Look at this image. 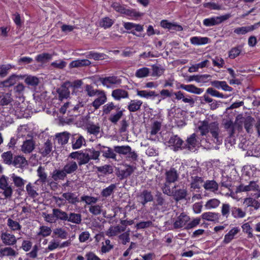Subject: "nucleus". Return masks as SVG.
<instances>
[{
  "instance_id": "nucleus-55",
  "label": "nucleus",
  "mask_w": 260,
  "mask_h": 260,
  "mask_svg": "<svg viewBox=\"0 0 260 260\" xmlns=\"http://www.w3.org/2000/svg\"><path fill=\"white\" fill-rule=\"evenodd\" d=\"M152 74L151 76L153 77H159L164 72V69L160 66L153 65L152 66Z\"/></svg>"
},
{
  "instance_id": "nucleus-21",
  "label": "nucleus",
  "mask_w": 260,
  "mask_h": 260,
  "mask_svg": "<svg viewBox=\"0 0 260 260\" xmlns=\"http://www.w3.org/2000/svg\"><path fill=\"white\" fill-rule=\"evenodd\" d=\"M112 96L116 101H120L122 99H126L128 97L127 91L121 89L114 90L112 92Z\"/></svg>"
},
{
  "instance_id": "nucleus-15",
  "label": "nucleus",
  "mask_w": 260,
  "mask_h": 260,
  "mask_svg": "<svg viewBox=\"0 0 260 260\" xmlns=\"http://www.w3.org/2000/svg\"><path fill=\"white\" fill-rule=\"evenodd\" d=\"M98 97L92 103V106L95 109H99L107 101V96L104 91H99Z\"/></svg>"
},
{
  "instance_id": "nucleus-46",
  "label": "nucleus",
  "mask_w": 260,
  "mask_h": 260,
  "mask_svg": "<svg viewBox=\"0 0 260 260\" xmlns=\"http://www.w3.org/2000/svg\"><path fill=\"white\" fill-rule=\"evenodd\" d=\"M51 229L50 228L46 226H41L40 227L39 231L37 233V236L39 237H47L49 236L51 233Z\"/></svg>"
},
{
  "instance_id": "nucleus-25",
  "label": "nucleus",
  "mask_w": 260,
  "mask_h": 260,
  "mask_svg": "<svg viewBox=\"0 0 260 260\" xmlns=\"http://www.w3.org/2000/svg\"><path fill=\"white\" fill-rule=\"evenodd\" d=\"M166 183L167 185L169 183H173L176 181L178 178V175L176 170L174 169H171L166 173Z\"/></svg>"
},
{
  "instance_id": "nucleus-7",
  "label": "nucleus",
  "mask_w": 260,
  "mask_h": 260,
  "mask_svg": "<svg viewBox=\"0 0 260 260\" xmlns=\"http://www.w3.org/2000/svg\"><path fill=\"white\" fill-rule=\"evenodd\" d=\"M0 188L4 191L3 194L6 198L11 197L13 192L12 188L8 183V178L4 176L0 178Z\"/></svg>"
},
{
  "instance_id": "nucleus-14",
  "label": "nucleus",
  "mask_w": 260,
  "mask_h": 260,
  "mask_svg": "<svg viewBox=\"0 0 260 260\" xmlns=\"http://www.w3.org/2000/svg\"><path fill=\"white\" fill-rule=\"evenodd\" d=\"M240 232V229L238 226H235L231 229L229 232L225 235L223 242L225 244L229 243L236 237V236Z\"/></svg>"
},
{
  "instance_id": "nucleus-40",
  "label": "nucleus",
  "mask_w": 260,
  "mask_h": 260,
  "mask_svg": "<svg viewBox=\"0 0 260 260\" xmlns=\"http://www.w3.org/2000/svg\"><path fill=\"white\" fill-rule=\"evenodd\" d=\"M150 70L147 67H143L138 69L135 73V76L138 78H145L149 76Z\"/></svg>"
},
{
  "instance_id": "nucleus-4",
  "label": "nucleus",
  "mask_w": 260,
  "mask_h": 260,
  "mask_svg": "<svg viewBox=\"0 0 260 260\" xmlns=\"http://www.w3.org/2000/svg\"><path fill=\"white\" fill-rule=\"evenodd\" d=\"M163 192L168 196H172L174 199L177 201H180L185 198L187 194L186 190L184 189L176 190L175 191L171 190L170 186L165 184L162 188Z\"/></svg>"
},
{
  "instance_id": "nucleus-53",
  "label": "nucleus",
  "mask_w": 260,
  "mask_h": 260,
  "mask_svg": "<svg viewBox=\"0 0 260 260\" xmlns=\"http://www.w3.org/2000/svg\"><path fill=\"white\" fill-rule=\"evenodd\" d=\"M203 179L202 178L194 176L192 177V180L191 182V187L193 189L200 188L203 183Z\"/></svg>"
},
{
  "instance_id": "nucleus-9",
  "label": "nucleus",
  "mask_w": 260,
  "mask_h": 260,
  "mask_svg": "<svg viewBox=\"0 0 260 260\" xmlns=\"http://www.w3.org/2000/svg\"><path fill=\"white\" fill-rule=\"evenodd\" d=\"M3 243L6 245L12 246L17 243V238L14 235L7 232H3L1 236Z\"/></svg>"
},
{
  "instance_id": "nucleus-31",
  "label": "nucleus",
  "mask_w": 260,
  "mask_h": 260,
  "mask_svg": "<svg viewBox=\"0 0 260 260\" xmlns=\"http://www.w3.org/2000/svg\"><path fill=\"white\" fill-rule=\"evenodd\" d=\"M227 17H210L204 20V24L206 26H211L220 23Z\"/></svg>"
},
{
  "instance_id": "nucleus-37",
  "label": "nucleus",
  "mask_w": 260,
  "mask_h": 260,
  "mask_svg": "<svg viewBox=\"0 0 260 260\" xmlns=\"http://www.w3.org/2000/svg\"><path fill=\"white\" fill-rule=\"evenodd\" d=\"M13 164L16 168H23L27 165V162L24 157L17 156L14 158Z\"/></svg>"
},
{
  "instance_id": "nucleus-12",
  "label": "nucleus",
  "mask_w": 260,
  "mask_h": 260,
  "mask_svg": "<svg viewBox=\"0 0 260 260\" xmlns=\"http://www.w3.org/2000/svg\"><path fill=\"white\" fill-rule=\"evenodd\" d=\"M18 253L13 248L8 247H0V257H15Z\"/></svg>"
},
{
  "instance_id": "nucleus-35",
  "label": "nucleus",
  "mask_w": 260,
  "mask_h": 260,
  "mask_svg": "<svg viewBox=\"0 0 260 260\" xmlns=\"http://www.w3.org/2000/svg\"><path fill=\"white\" fill-rule=\"evenodd\" d=\"M19 77L16 75H12L8 79L0 82V87H10L15 84L18 81Z\"/></svg>"
},
{
  "instance_id": "nucleus-45",
  "label": "nucleus",
  "mask_w": 260,
  "mask_h": 260,
  "mask_svg": "<svg viewBox=\"0 0 260 260\" xmlns=\"http://www.w3.org/2000/svg\"><path fill=\"white\" fill-rule=\"evenodd\" d=\"M232 215L235 218H241L245 216L246 213L241 209L233 207L231 210Z\"/></svg>"
},
{
  "instance_id": "nucleus-16",
  "label": "nucleus",
  "mask_w": 260,
  "mask_h": 260,
  "mask_svg": "<svg viewBox=\"0 0 260 260\" xmlns=\"http://www.w3.org/2000/svg\"><path fill=\"white\" fill-rule=\"evenodd\" d=\"M161 126V122L158 120H153L151 124L150 128V139L152 140H155L154 138H153L154 136H155L158 132L160 131Z\"/></svg>"
},
{
  "instance_id": "nucleus-49",
  "label": "nucleus",
  "mask_w": 260,
  "mask_h": 260,
  "mask_svg": "<svg viewBox=\"0 0 260 260\" xmlns=\"http://www.w3.org/2000/svg\"><path fill=\"white\" fill-rule=\"evenodd\" d=\"M52 150V145L50 141L45 143L44 146L40 149V152L43 156L49 154Z\"/></svg>"
},
{
  "instance_id": "nucleus-28",
  "label": "nucleus",
  "mask_w": 260,
  "mask_h": 260,
  "mask_svg": "<svg viewBox=\"0 0 260 260\" xmlns=\"http://www.w3.org/2000/svg\"><path fill=\"white\" fill-rule=\"evenodd\" d=\"M112 6L115 10L121 14L130 15L131 16H138V15L132 14V10L126 9L118 3H114L112 5Z\"/></svg>"
},
{
  "instance_id": "nucleus-36",
  "label": "nucleus",
  "mask_w": 260,
  "mask_h": 260,
  "mask_svg": "<svg viewBox=\"0 0 260 260\" xmlns=\"http://www.w3.org/2000/svg\"><path fill=\"white\" fill-rule=\"evenodd\" d=\"M211 85L217 88H221L224 91H231L232 87L229 86L225 81H214L211 82Z\"/></svg>"
},
{
  "instance_id": "nucleus-13",
  "label": "nucleus",
  "mask_w": 260,
  "mask_h": 260,
  "mask_svg": "<svg viewBox=\"0 0 260 260\" xmlns=\"http://www.w3.org/2000/svg\"><path fill=\"white\" fill-rule=\"evenodd\" d=\"M73 87L70 85V83H66L58 90L59 98L62 100L67 99L69 96L70 89H72Z\"/></svg>"
},
{
  "instance_id": "nucleus-59",
  "label": "nucleus",
  "mask_w": 260,
  "mask_h": 260,
  "mask_svg": "<svg viewBox=\"0 0 260 260\" xmlns=\"http://www.w3.org/2000/svg\"><path fill=\"white\" fill-rule=\"evenodd\" d=\"M90 160L88 153L85 150L84 152L80 153L79 156V164L80 165L87 163Z\"/></svg>"
},
{
  "instance_id": "nucleus-29",
  "label": "nucleus",
  "mask_w": 260,
  "mask_h": 260,
  "mask_svg": "<svg viewBox=\"0 0 260 260\" xmlns=\"http://www.w3.org/2000/svg\"><path fill=\"white\" fill-rule=\"evenodd\" d=\"M125 230V229L124 228L119 225L112 226L106 231V234L109 237H113L117 236L121 232H123Z\"/></svg>"
},
{
  "instance_id": "nucleus-58",
  "label": "nucleus",
  "mask_w": 260,
  "mask_h": 260,
  "mask_svg": "<svg viewBox=\"0 0 260 260\" xmlns=\"http://www.w3.org/2000/svg\"><path fill=\"white\" fill-rule=\"evenodd\" d=\"M63 198L67 201H69V203L74 204L79 201L77 197L75 194L67 192L63 194Z\"/></svg>"
},
{
  "instance_id": "nucleus-10",
  "label": "nucleus",
  "mask_w": 260,
  "mask_h": 260,
  "mask_svg": "<svg viewBox=\"0 0 260 260\" xmlns=\"http://www.w3.org/2000/svg\"><path fill=\"white\" fill-rule=\"evenodd\" d=\"M96 149L103 153V156L107 158H116V154L112 149L99 144L96 146Z\"/></svg>"
},
{
  "instance_id": "nucleus-24",
  "label": "nucleus",
  "mask_w": 260,
  "mask_h": 260,
  "mask_svg": "<svg viewBox=\"0 0 260 260\" xmlns=\"http://www.w3.org/2000/svg\"><path fill=\"white\" fill-rule=\"evenodd\" d=\"M219 217V214L215 212H206L202 214L203 219L209 221H218Z\"/></svg>"
},
{
  "instance_id": "nucleus-22",
  "label": "nucleus",
  "mask_w": 260,
  "mask_h": 260,
  "mask_svg": "<svg viewBox=\"0 0 260 260\" xmlns=\"http://www.w3.org/2000/svg\"><path fill=\"white\" fill-rule=\"evenodd\" d=\"M69 139V134L67 132H62L56 135L55 138V143L58 145H63L66 144Z\"/></svg>"
},
{
  "instance_id": "nucleus-27",
  "label": "nucleus",
  "mask_w": 260,
  "mask_h": 260,
  "mask_svg": "<svg viewBox=\"0 0 260 260\" xmlns=\"http://www.w3.org/2000/svg\"><path fill=\"white\" fill-rule=\"evenodd\" d=\"M137 95L140 98H145L146 99H149L151 98L153 99L157 96V94H156L154 91L146 90H137Z\"/></svg>"
},
{
  "instance_id": "nucleus-6",
  "label": "nucleus",
  "mask_w": 260,
  "mask_h": 260,
  "mask_svg": "<svg viewBox=\"0 0 260 260\" xmlns=\"http://www.w3.org/2000/svg\"><path fill=\"white\" fill-rule=\"evenodd\" d=\"M189 216L185 213H182L177 216L174 220V227L175 229L182 228L186 226L187 223L189 221Z\"/></svg>"
},
{
  "instance_id": "nucleus-8",
  "label": "nucleus",
  "mask_w": 260,
  "mask_h": 260,
  "mask_svg": "<svg viewBox=\"0 0 260 260\" xmlns=\"http://www.w3.org/2000/svg\"><path fill=\"white\" fill-rule=\"evenodd\" d=\"M100 81L102 85L107 88H111L113 86L121 83V80L115 76H110L104 78H101Z\"/></svg>"
},
{
  "instance_id": "nucleus-43",
  "label": "nucleus",
  "mask_w": 260,
  "mask_h": 260,
  "mask_svg": "<svg viewBox=\"0 0 260 260\" xmlns=\"http://www.w3.org/2000/svg\"><path fill=\"white\" fill-rule=\"evenodd\" d=\"M224 128L227 130L230 136H232L235 133L237 128V124L233 123L231 120H228L224 123Z\"/></svg>"
},
{
  "instance_id": "nucleus-1",
  "label": "nucleus",
  "mask_w": 260,
  "mask_h": 260,
  "mask_svg": "<svg viewBox=\"0 0 260 260\" xmlns=\"http://www.w3.org/2000/svg\"><path fill=\"white\" fill-rule=\"evenodd\" d=\"M24 89V86L21 84L17 85L14 88L16 95L19 97V101L21 102H15L11 110V112L15 115L17 118H22L25 117L26 103L24 102V100L22 96Z\"/></svg>"
},
{
  "instance_id": "nucleus-52",
  "label": "nucleus",
  "mask_w": 260,
  "mask_h": 260,
  "mask_svg": "<svg viewBox=\"0 0 260 260\" xmlns=\"http://www.w3.org/2000/svg\"><path fill=\"white\" fill-rule=\"evenodd\" d=\"M11 101V94L8 93H0V105H8Z\"/></svg>"
},
{
  "instance_id": "nucleus-63",
  "label": "nucleus",
  "mask_w": 260,
  "mask_h": 260,
  "mask_svg": "<svg viewBox=\"0 0 260 260\" xmlns=\"http://www.w3.org/2000/svg\"><path fill=\"white\" fill-rule=\"evenodd\" d=\"M66 176V173L63 170H55L52 174V178L57 180L58 179H63Z\"/></svg>"
},
{
  "instance_id": "nucleus-19",
  "label": "nucleus",
  "mask_w": 260,
  "mask_h": 260,
  "mask_svg": "<svg viewBox=\"0 0 260 260\" xmlns=\"http://www.w3.org/2000/svg\"><path fill=\"white\" fill-rule=\"evenodd\" d=\"M17 136L18 137H32V133L27 125L20 126L17 129Z\"/></svg>"
},
{
  "instance_id": "nucleus-38",
  "label": "nucleus",
  "mask_w": 260,
  "mask_h": 260,
  "mask_svg": "<svg viewBox=\"0 0 260 260\" xmlns=\"http://www.w3.org/2000/svg\"><path fill=\"white\" fill-rule=\"evenodd\" d=\"M91 63L88 59H78L72 61L70 64V68H77L89 66Z\"/></svg>"
},
{
  "instance_id": "nucleus-34",
  "label": "nucleus",
  "mask_w": 260,
  "mask_h": 260,
  "mask_svg": "<svg viewBox=\"0 0 260 260\" xmlns=\"http://www.w3.org/2000/svg\"><path fill=\"white\" fill-rule=\"evenodd\" d=\"M160 24L162 27L168 28L171 30L178 31L182 30V27L181 26L169 22L166 20H162L161 21Z\"/></svg>"
},
{
  "instance_id": "nucleus-57",
  "label": "nucleus",
  "mask_w": 260,
  "mask_h": 260,
  "mask_svg": "<svg viewBox=\"0 0 260 260\" xmlns=\"http://www.w3.org/2000/svg\"><path fill=\"white\" fill-rule=\"evenodd\" d=\"M7 225L12 231L20 230L21 226L16 221H14L11 218H9L7 220Z\"/></svg>"
},
{
  "instance_id": "nucleus-5",
  "label": "nucleus",
  "mask_w": 260,
  "mask_h": 260,
  "mask_svg": "<svg viewBox=\"0 0 260 260\" xmlns=\"http://www.w3.org/2000/svg\"><path fill=\"white\" fill-rule=\"evenodd\" d=\"M164 143L167 146L171 147L175 151L182 148L183 141L177 135H170L168 139H164Z\"/></svg>"
},
{
  "instance_id": "nucleus-11",
  "label": "nucleus",
  "mask_w": 260,
  "mask_h": 260,
  "mask_svg": "<svg viewBox=\"0 0 260 260\" xmlns=\"http://www.w3.org/2000/svg\"><path fill=\"white\" fill-rule=\"evenodd\" d=\"M258 187V186L255 182L251 181L248 185L241 184L238 186L236 190V193L242 191H254L257 190Z\"/></svg>"
},
{
  "instance_id": "nucleus-56",
  "label": "nucleus",
  "mask_w": 260,
  "mask_h": 260,
  "mask_svg": "<svg viewBox=\"0 0 260 260\" xmlns=\"http://www.w3.org/2000/svg\"><path fill=\"white\" fill-rule=\"evenodd\" d=\"M13 122V119L11 117V116L8 115H5V112L2 111L0 112V124H2L4 125L7 123H12Z\"/></svg>"
},
{
  "instance_id": "nucleus-23",
  "label": "nucleus",
  "mask_w": 260,
  "mask_h": 260,
  "mask_svg": "<svg viewBox=\"0 0 260 260\" xmlns=\"http://www.w3.org/2000/svg\"><path fill=\"white\" fill-rule=\"evenodd\" d=\"M35 148V142L32 139L25 141L21 146V150L25 153H29Z\"/></svg>"
},
{
  "instance_id": "nucleus-54",
  "label": "nucleus",
  "mask_w": 260,
  "mask_h": 260,
  "mask_svg": "<svg viewBox=\"0 0 260 260\" xmlns=\"http://www.w3.org/2000/svg\"><path fill=\"white\" fill-rule=\"evenodd\" d=\"M86 152L88 154L90 159H98L100 154V151L94 148L86 149Z\"/></svg>"
},
{
  "instance_id": "nucleus-3",
  "label": "nucleus",
  "mask_w": 260,
  "mask_h": 260,
  "mask_svg": "<svg viewBox=\"0 0 260 260\" xmlns=\"http://www.w3.org/2000/svg\"><path fill=\"white\" fill-rule=\"evenodd\" d=\"M84 104L82 102L75 103V102H69L65 103L60 109V113L63 114H66L68 116H77L79 111V108L83 107Z\"/></svg>"
},
{
  "instance_id": "nucleus-44",
  "label": "nucleus",
  "mask_w": 260,
  "mask_h": 260,
  "mask_svg": "<svg viewBox=\"0 0 260 260\" xmlns=\"http://www.w3.org/2000/svg\"><path fill=\"white\" fill-rule=\"evenodd\" d=\"M220 201L216 199H212L208 200L205 205L207 210H210L217 208L220 204Z\"/></svg>"
},
{
  "instance_id": "nucleus-30",
  "label": "nucleus",
  "mask_w": 260,
  "mask_h": 260,
  "mask_svg": "<svg viewBox=\"0 0 260 260\" xmlns=\"http://www.w3.org/2000/svg\"><path fill=\"white\" fill-rule=\"evenodd\" d=\"M209 39L207 37H193L190 39V43L194 45L200 46L207 44Z\"/></svg>"
},
{
  "instance_id": "nucleus-42",
  "label": "nucleus",
  "mask_w": 260,
  "mask_h": 260,
  "mask_svg": "<svg viewBox=\"0 0 260 260\" xmlns=\"http://www.w3.org/2000/svg\"><path fill=\"white\" fill-rule=\"evenodd\" d=\"M78 168L77 164L75 161H70L66 164L63 170L67 174H71L75 171Z\"/></svg>"
},
{
  "instance_id": "nucleus-47",
  "label": "nucleus",
  "mask_w": 260,
  "mask_h": 260,
  "mask_svg": "<svg viewBox=\"0 0 260 260\" xmlns=\"http://www.w3.org/2000/svg\"><path fill=\"white\" fill-rule=\"evenodd\" d=\"M113 20L110 17H103L99 22V25L101 27L107 28L112 26L113 23Z\"/></svg>"
},
{
  "instance_id": "nucleus-50",
  "label": "nucleus",
  "mask_w": 260,
  "mask_h": 260,
  "mask_svg": "<svg viewBox=\"0 0 260 260\" xmlns=\"http://www.w3.org/2000/svg\"><path fill=\"white\" fill-rule=\"evenodd\" d=\"M114 149L116 152L122 154H127L131 151V148L128 146H117L114 147Z\"/></svg>"
},
{
  "instance_id": "nucleus-33",
  "label": "nucleus",
  "mask_w": 260,
  "mask_h": 260,
  "mask_svg": "<svg viewBox=\"0 0 260 260\" xmlns=\"http://www.w3.org/2000/svg\"><path fill=\"white\" fill-rule=\"evenodd\" d=\"M143 103L139 100H131L128 105L127 109L130 112H136L140 109Z\"/></svg>"
},
{
  "instance_id": "nucleus-18",
  "label": "nucleus",
  "mask_w": 260,
  "mask_h": 260,
  "mask_svg": "<svg viewBox=\"0 0 260 260\" xmlns=\"http://www.w3.org/2000/svg\"><path fill=\"white\" fill-rule=\"evenodd\" d=\"M196 134H192L189 138L187 140V148L190 151H194L196 150V148L199 145V142L196 138Z\"/></svg>"
},
{
  "instance_id": "nucleus-48",
  "label": "nucleus",
  "mask_w": 260,
  "mask_h": 260,
  "mask_svg": "<svg viewBox=\"0 0 260 260\" xmlns=\"http://www.w3.org/2000/svg\"><path fill=\"white\" fill-rule=\"evenodd\" d=\"M204 187L206 190L212 192H215L218 189V184L213 180L206 181L204 184Z\"/></svg>"
},
{
  "instance_id": "nucleus-2",
  "label": "nucleus",
  "mask_w": 260,
  "mask_h": 260,
  "mask_svg": "<svg viewBox=\"0 0 260 260\" xmlns=\"http://www.w3.org/2000/svg\"><path fill=\"white\" fill-rule=\"evenodd\" d=\"M198 129L203 136L206 135L210 132L214 138V142L217 144L221 143L222 139L218 137L219 130L216 122L208 123L205 120L200 121L198 125Z\"/></svg>"
},
{
  "instance_id": "nucleus-61",
  "label": "nucleus",
  "mask_w": 260,
  "mask_h": 260,
  "mask_svg": "<svg viewBox=\"0 0 260 260\" xmlns=\"http://www.w3.org/2000/svg\"><path fill=\"white\" fill-rule=\"evenodd\" d=\"M87 129L89 133L94 135H97L100 132V127L98 124H90Z\"/></svg>"
},
{
  "instance_id": "nucleus-62",
  "label": "nucleus",
  "mask_w": 260,
  "mask_h": 260,
  "mask_svg": "<svg viewBox=\"0 0 260 260\" xmlns=\"http://www.w3.org/2000/svg\"><path fill=\"white\" fill-rule=\"evenodd\" d=\"M241 52V47L240 46L233 48L229 53V57L230 58L234 59L239 55Z\"/></svg>"
},
{
  "instance_id": "nucleus-17",
  "label": "nucleus",
  "mask_w": 260,
  "mask_h": 260,
  "mask_svg": "<svg viewBox=\"0 0 260 260\" xmlns=\"http://www.w3.org/2000/svg\"><path fill=\"white\" fill-rule=\"evenodd\" d=\"M259 24V23H257L254 25L238 27L235 29L234 32L238 35H244L249 31L255 29L258 27Z\"/></svg>"
},
{
  "instance_id": "nucleus-39",
  "label": "nucleus",
  "mask_w": 260,
  "mask_h": 260,
  "mask_svg": "<svg viewBox=\"0 0 260 260\" xmlns=\"http://www.w3.org/2000/svg\"><path fill=\"white\" fill-rule=\"evenodd\" d=\"M52 54L48 53H43L36 56V60L37 62L44 63L51 60L52 58Z\"/></svg>"
},
{
  "instance_id": "nucleus-26",
  "label": "nucleus",
  "mask_w": 260,
  "mask_h": 260,
  "mask_svg": "<svg viewBox=\"0 0 260 260\" xmlns=\"http://www.w3.org/2000/svg\"><path fill=\"white\" fill-rule=\"evenodd\" d=\"M72 141V147L74 149H77L85 143L84 138L81 135L76 134L74 136Z\"/></svg>"
},
{
  "instance_id": "nucleus-51",
  "label": "nucleus",
  "mask_w": 260,
  "mask_h": 260,
  "mask_svg": "<svg viewBox=\"0 0 260 260\" xmlns=\"http://www.w3.org/2000/svg\"><path fill=\"white\" fill-rule=\"evenodd\" d=\"M53 214L55 215V218L59 219L62 220H67L68 219V214L63 211L58 209L53 210Z\"/></svg>"
},
{
  "instance_id": "nucleus-20",
  "label": "nucleus",
  "mask_w": 260,
  "mask_h": 260,
  "mask_svg": "<svg viewBox=\"0 0 260 260\" xmlns=\"http://www.w3.org/2000/svg\"><path fill=\"white\" fill-rule=\"evenodd\" d=\"M180 88L187 92L197 94H200L204 91L203 89L198 88L192 84H181Z\"/></svg>"
},
{
  "instance_id": "nucleus-64",
  "label": "nucleus",
  "mask_w": 260,
  "mask_h": 260,
  "mask_svg": "<svg viewBox=\"0 0 260 260\" xmlns=\"http://www.w3.org/2000/svg\"><path fill=\"white\" fill-rule=\"evenodd\" d=\"M116 108V106L113 102H109L103 106V112L105 114H108Z\"/></svg>"
},
{
  "instance_id": "nucleus-60",
  "label": "nucleus",
  "mask_w": 260,
  "mask_h": 260,
  "mask_svg": "<svg viewBox=\"0 0 260 260\" xmlns=\"http://www.w3.org/2000/svg\"><path fill=\"white\" fill-rule=\"evenodd\" d=\"M25 82L28 85L35 86L38 84L39 80L36 77L28 76L25 79Z\"/></svg>"
},
{
  "instance_id": "nucleus-41",
  "label": "nucleus",
  "mask_w": 260,
  "mask_h": 260,
  "mask_svg": "<svg viewBox=\"0 0 260 260\" xmlns=\"http://www.w3.org/2000/svg\"><path fill=\"white\" fill-rule=\"evenodd\" d=\"M11 177L15 186L20 188L24 186L26 181L22 178L16 175L15 174H12L11 175Z\"/></svg>"
},
{
  "instance_id": "nucleus-32",
  "label": "nucleus",
  "mask_w": 260,
  "mask_h": 260,
  "mask_svg": "<svg viewBox=\"0 0 260 260\" xmlns=\"http://www.w3.org/2000/svg\"><path fill=\"white\" fill-rule=\"evenodd\" d=\"M124 109L120 110L119 107L116 108V112L111 114L109 120L113 123L116 124L123 115Z\"/></svg>"
}]
</instances>
